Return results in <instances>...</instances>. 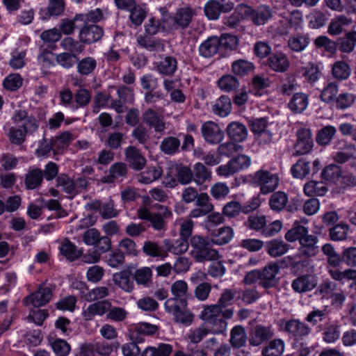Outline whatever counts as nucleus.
<instances>
[{
    "instance_id": "1",
    "label": "nucleus",
    "mask_w": 356,
    "mask_h": 356,
    "mask_svg": "<svg viewBox=\"0 0 356 356\" xmlns=\"http://www.w3.org/2000/svg\"><path fill=\"white\" fill-rule=\"evenodd\" d=\"M234 311L232 309L223 310L217 304L204 305L200 314V318L211 324L216 334H222L227 330L226 319L232 318Z\"/></svg>"
},
{
    "instance_id": "2",
    "label": "nucleus",
    "mask_w": 356,
    "mask_h": 356,
    "mask_svg": "<svg viewBox=\"0 0 356 356\" xmlns=\"http://www.w3.org/2000/svg\"><path fill=\"white\" fill-rule=\"evenodd\" d=\"M211 238L201 235H195L191 238V255L197 262L217 260L219 254L213 249Z\"/></svg>"
},
{
    "instance_id": "3",
    "label": "nucleus",
    "mask_w": 356,
    "mask_h": 356,
    "mask_svg": "<svg viewBox=\"0 0 356 356\" xmlns=\"http://www.w3.org/2000/svg\"><path fill=\"white\" fill-rule=\"evenodd\" d=\"M195 10L191 8H181L177 10L174 16L165 17V27L168 31L187 28L195 15Z\"/></svg>"
},
{
    "instance_id": "4",
    "label": "nucleus",
    "mask_w": 356,
    "mask_h": 356,
    "mask_svg": "<svg viewBox=\"0 0 356 356\" xmlns=\"http://www.w3.org/2000/svg\"><path fill=\"white\" fill-rule=\"evenodd\" d=\"M252 180L260 187L261 193L266 195L277 188L280 179L277 174L260 169L254 173Z\"/></svg>"
},
{
    "instance_id": "5",
    "label": "nucleus",
    "mask_w": 356,
    "mask_h": 356,
    "mask_svg": "<svg viewBox=\"0 0 356 356\" xmlns=\"http://www.w3.org/2000/svg\"><path fill=\"white\" fill-rule=\"evenodd\" d=\"M14 124L23 129L26 134H33L39 128V121L33 115H29L28 112L24 109L15 110L11 117Z\"/></svg>"
},
{
    "instance_id": "6",
    "label": "nucleus",
    "mask_w": 356,
    "mask_h": 356,
    "mask_svg": "<svg viewBox=\"0 0 356 356\" xmlns=\"http://www.w3.org/2000/svg\"><path fill=\"white\" fill-rule=\"evenodd\" d=\"M52 296L51 288L42 284L36 291L26 296L23 302L26 306L32 305L35 307H40L49 303Z\"/></svg>"
},
{
    "instance_id": "7",
    "label": "nucleus",
    "mask_w": 356,
    "mask_h": 356,
    "mask_svg": "<svg viewBox=\"0 0 356 356\" xmlns=\"http://www.w3.org/2000/svg\"><path fill=\"white\" fill-rule=\"evenodd\" d=\"M234 8V3L226 0H209L204 7L206 17L210 20L218 19L222 13H229Z\"/></svg>"
},
{
    "instance_id": "8",
    "label": "nucleus",
    "mask_w": 356,
    "mask_h": 356,
    "mask_svg": "<svg viewBox=\"0 0 356 356\" xmlns=\"http://www.w3.org/2000/svg\"><path fill=\"white\" fill-rule=\"evenodd\" d=\"M296 141L294 144V155H305L309 153L314 145L312 132L309 129L302 127L296 132Z\"/></svg>"
},
{
    "instance_id": "9",
    "label": "nucleus",
    "mask_w": 356,
    "mask_h": 356,
    "mask_svg": "<svg viewBox=\"0 0 356 356\" xmlns=\"http://www.w3.org/2000/svg\"><path fill=\"white\" fill-rule=\"evenodd\" d=\"M201 134L204 141L210 145L219 144L225 137L223 130L213 121H207L201 127Z\"/></svg>"
},
{
    "instance_id": "10",
    "label": "nucleus",
    "mask_w": 356,
    "mask_h": 356,
    "mask_svg": "<svg viewBox=\"0 0 356 356\" xmlns=\"http://www.w3.org/2000/svg\"><path fill=\"white\" fill-rule=\"evenodd\" d=\"M245 17L257 26L266 24L273 16L271 8L266 5H261L256 9L245 6Z\"/></svg>"
},
{
    "instance_id": "11",
    "label": "nucleus",
    "mask_w": 356,
    "mask_h": 356,
    "mask_svg": "<svg viewBox=\"0 0 356 356\" xmlns=\"http://www.w3.org/2000/svg\"><path fill=\"white\" fill-rule=\"evenodd\" d=\"M318 238L317 236L308 234L299 243L298 255L300 257L312 258L316 257L319 252V247L317 245Z\"/></svg>"
},
{
    "instance_id": "12",
    "label": "nucleus",
    "mask_w": 356,
    "mask_h": 356,
    "mask_svg": "<svg viewBox=\"0 0 356 356\" xmlns=\"http://www.w3.org/2000/svg\"><path fill=\"white\" fill-rule=\"evenodd\" d=\"M83 309L82 316L86 321L92 320L95 316L106 314L111 307L109 300H96Z\"/></svg>"
},
{
    "instance_id": "13",
    "label": "nucleus",
    "mask_w": 356,
    "mask_h": 356,
    "mask_svg": "<svg viewBox=\"0 0 356 356\" xmlns=\"http://www.w3.org/2000/svg\"><path fill=\"white\" fill-rule=\"evenodd\" d=\"M104 31L96 24L84 26L79 33V39L83 44H92L99 41L103 36Z\"/></svg>"
},
{
    "instance_id": "14",
    "label": "nucleus",
    "mask_w": 356,
    "mask_h": 356,
    "mask_svg": "<svg viewBox=\"0 0 356 356\" xmlns=\"http://www.w3.org/2000/svg\"><path fill=\"white\" fill-rule=\"evenodd\" d=\"M143 121L156 133H163L166 129L163 118L153 108L147 109L142 115Z\"/></svg>"
},
{
    "instance_id": "15",
    "label": "nucleus",
    "mask_w": 356,
    "mask_h": 356,
    "mask_svg": "<svg viewBox=\"0 0 356 356\" xmlns=\"http://www.w3.org/2000/svg\"><path fill=\"white\" fill-rule=\"evenodd\" d=\"M126 161L134 170H142L147 162L145 157L140 151L134 146H129L124 150Z\"/></svg>"
},
{
    "instance_id": "16",
    "label": "nucleus",
    "mask_w": 356,
    "mask_h": 356,
    "mask_svg": "<svg viewBox=\"0 0 356 356\" xmlns=\"http://www.w3.org/2000/svg\"><path fill=\"white\" fill-rule=\"evenodd\" d=\"M268 66L275 72L283 73L290 67L288 56L282 52H276L270 55L267 60Z\"/></svg>"
},
{
    "instance_id": "17",
    "label": "nucleus",
    "mask_w": 356,
    "mask_h": 356,
    "mask_svg": "<svg viewBox=\"0 0 356 356\" xmlns=\"http://www.w3.org/2000/svg\"><path fill=\"white\" fill-rule=\"evenodd\" d=\"M317 285V280L312 275H303L295 279L291 283L293 290L296 293H305L313 290Z\"/></svg>"
},
{
    "instance_id": "18",
    "label": "nucleus",
    "mask_w": 356,
    "mask_h": 356,
    "mask_svg": "<svg viewBox=\"0 0 356 356\" xmlns=\"http://www.w3.org/2000/svg\"><path fill=\"white\" fill-rule=\"evenodd\" d=\"M279 271V266L275 263H270L262 270H260V286L269 289L276 284L275 277Z\"/></svg>"
},
{
    "instance_id": "19",
    "label": "nucleus",
    "mask_w": 356,
    "mask_h": 356,
    "mask_svg": "<svg viewBox=\"0 0 356 356\" xmlns=\"http://www.w3.org/2000/svg\"><path fill=\"white\" fill-rule=\"evenodd\" d=\"M219 42L218 36L209 37L200 45V55L204 58H211L217 54L221 50Z\"/></svg>"
},
{
    "instance_id": "20",
    "label": "nucleus",
    "mask_w": 356,
    "mask_h": 356,
    "mask_svg": "<svg viewBox=\"0 0 356 356\" xmlns=\"http://www.w3.org/2000/svg\"><path fill=\"white\" fill-rule=\"evenodd\" d=\"M226 132L228 137L236 143L244 141L248 136V129L245 125L238 122L229 123L226 128Z\"/></svg>"
},
{
    "instance_id": "21",
    "label": "nucleus",
    "mask_w": 356,
    "mask_h": 356,
    "mask_svg": "<svg viewBox=\"0 0 356 356\" xmlns=\"http://www.w3.org/2000/svg\"><path fill=\"white\" fill-rule=\"evenodd\" d=\"M90 209L99 211L101 216L105 219L114 218L118 215V211L114 208V202L109 200L105 202L95 200L89 204Z\"/></svg>"
},
{
    "instance_id": "22",
    "label": "nucleus",
    "mask_w": 356,
    "mask_h": 356,
    "mask_svg": "<svg viewBox=\"0 0 356 356\" xmlns=\"http://www.w3.org/2000/svg\"><path fill=\"white\" fill-rule=\"evenodd\" d=\"M157 72L164 76H172L177 69V60L171 56H167L155 63Z\"/></svg>"
},
{
    "instance_id": "23",
    "label": "nucleus",
    "mask_w": 356,
    "mask_h": 356,
    "mask_svg": "<svg viewBox=\"0 0 356 356\" xmlns=\"http://www.w3.org/2000/svg\"><path fill=\"white\" fill-rule=\"evenodd\" d=\"M127 173V164L122 162H117L111 165L108 170V175L102 177L103 183L111 184L116 179L125 177Z\"/></svg>"
},
{
    "instance_id": "24",
    "label": "nucleus",
    "mask_w": 356,
    "mask_h": 356,
    "mask_svg": "<svg viewBox=\"0 0 356 356\" xmlns=\"http://www.w3.org/2000/svg\"><path fill=\"white\" fill-rule=\"evenodd\" d=\"M297 76H302L311 83L316 82L321 76V72L317 65L314 63H308L305 67L297 68L294 72Z\"/></svg>"
},
{
    "instance_id": "25",
    "label": "nucleus",
    "mask_w": 356,
    "mask_h": 356,
    "mask_svg": "<svg viewBox=\"0 0 356 356\" xmlns=\"http://www.w3.org/2000/svg\"><path fill=\"white\" fill-rule=\"evenodd\" d=\"M44 178L43 171L37 168L29 170L25 175L24 184L27 189L33 190L39 187Z\"/></svg>"
},
{
    "instance_id": "26",
    "label": "nucleus",
    "mask_w": 356,
    "mask_h": 356,
    "mask_svg": "<svg viewBox=\"0 0 356 356\" xmlns=\"http://www.w3.org/2000/svg\"><path fill=\"white\" fill-rule=\"evenodd\" d=\"M309 104L308 96L303 92H296L291 98L288 107L293 113H300L307 107Z\"/></svg>"
},
{
    "instance_id": "27",
    "label": "nucleus",
    "mask_w": 356,
    "mask_h": 356,
    "mask_svg": "<svg viewBox=\"0 0 356 356\" xmlns=\"http://www.w3.org/2000/svg\"><path fill=\"white\" fill-rule=\"evenodd\" d=\"M234 236V231L232 227L225 226L211 233V241L213 244L224 245L228 243Z\"/></svg>"
},
{
    "instance_id": "28",
    "label": "nucleus",
    "mask_w": 356,
    "mask_h": 356,
    "mask_svg": "<svg viewBox=\"0 0 356 356\" xmlns=\"http://www.w3.org/2000/svg\"><path fill=\"white\" fill-rule=\"evenodd\" d=\"M113 281L116 286L125 292H131L134 288V284L131 279L130 273L128 271L122 270L114 273Z\"/></svg>"
},
{
    "instance_id": "29",
    "label": "nucleus",
    "mask_w": 356,
    "mask_h": 356,
    "mask_svg": "<svg viewBox=\"0 0 356 356\" xmlns=\"http://www.w3.org/2000/svg\"><path fill=\"white\" fill-rule=\"evenodd\" d=\"M58 150L56 149L52 138L50 139L42 138L38 141V147L35 149V154L41 159H47L51 153L56 154Z\"/></svg>"
},
{
    "instance_id": "30",
    "label": "nucleus",
    "mask_w": 356,
    "mask_h": 356,
    "mask_svg": "<svg viewBox=\"0 0 356 356\" xmlns=\"http://www.w3.org/2000/svg\"><path fill=\"white\" fill-rule=\"evenodd\" d=\"M59 250L67 260L73 261L81 256L82 252L69 239L65 238L59 246Z\"/></svg>"
},
{
    "instance_id": "31",
    "label": "nucleus",
    "mask_w": 356,
    "mask_h": 356,
    "mask_svg": "<svg viewBox=\"0 0 356 356\" xmlns=\"http://www.w3.org/2000/svg\"><path fill=\"white\" fill-rule=\"evenodd\" d=\"M232 102L228 96H220L212 106V111L215 115L224 118L232 111Z\"/></svg>"
},
{
    "instance_id": "32",
    "label": "nucleus",
    "mask_w": 356,
    "mask_h": 356,
    "mask_svg": "<svg viewBox=\"0 0 356 356\" xmlns=\"http://www.w3.org/2000/svg\"><path fill=\"white\" fill-rule=\"evenodd\" d=\"M193 179L197 185L200 186L211 179V171L202 163H196L193 169Z\"/></svg>"
},
{
    "instance_id": "33",
    "label": "nucleus",
    "mask_w": 356,
    "mask_h": 356,
    "mask_svg": "<svg viewBox=\"0 0 356 356\" xmlns=\"http://www.w3.org/2000/svg\"><path fill=\"white\" fill-rule=\"evenodd\" d=\"M289 249V245L282 240L273 239L266 243V250L272 257H278L284 254Z\"/></svg>"
},
{
    "instance_id": "34",
    "label": "nucleus",
    "mask_w": 356,
    "mask_h": 356,
    "mask_svg": "<svg viewBox=\"0 0 356 356\" xmlns=\"http://www.w3.org/2000/svg\"><path fill=\"white\" fill-rule=\"evenodd\" d=\"M163 174V170L159 166H149L143 171L138 177L141 184H149L159 179Z\"/></svg>"
},
{
    "instance_id": "35",
    "label": "nucleus",
    "mask_w": 356,
    "mask_h": 356,
    "mask_svg": "<svg viewBox=\"0 0 356 356\" xmlns=\"http://www.w3.org/2000/svg\"><path fill=\"white\" fill-rule=\"evenodd\" d=\"M163 243L168 252L177 255L184 254L189 247L188 242L181 238L174 241L165 239L163 241Z\"/></svg>"
},
{
    "instance_id": "36",
    "label": "nucleus",
    "mask_w": 356,
    "mask_h": 356,
    "mask_svg": "<svg viewBox=\"0 0 356 356\" xmlns=\"http://www.w3.org/2000/svg\"><path fill=\"white\" fill-rule=\"evenodd\" d=\"M130 342L122 346V351L124 356H138L140 348L138 345L143 342L144 339L140 335H130Z\"/></svg>"
},
{
    "instance_id": "37",
    "label": "nucleus",
    "mask_w": 356,
    "mask_h": 356,
    "mask_svg": "<svg viewBox=\"0 0 356 356\" xmlns=\"http://www.w3.org/2000/svg\"><path fill=\"white\" fill-rule=\"evenodd\" d=\"M77 138L75 132L66 131L52 138L56 149L58 152L67 148L71 143Z\"/></svg>"
},
{
    "instance_id": "38",
    "label": "nucleus",
    "mask_w": 356,
    "mask_h": 356,
    "mask_svg": "<svg viewBox=\"0 0 356 356\" xmlns=\"http://www.w3.org/2000/svg\"><path fill=\"white\" fill-rule=\"evenodd\" d=\"M152 35H147V33L140 34L136 37L138 44L149 51H155L159 50L163 44L159 40L152 38Z\"/></svg>"
},
{
    "instance_id": "39",
    "label": "nucleus",
    "mask_w": 356,
    "mask_h": 356,
    "mask_svg": "<svg viewBox=\"0 0 356 356\" xmlns=\"http://www.w3.org/2000/svg\"><path fill=\"white\" fill-rule=\"evenodd\" d=\"M61 36L60 31L56 28L44 31L40 34V38L44 42L43 44L51 50H54L56 48V42L60 40Z\"/></svg>"
},
{
    "instance_id": "40",
    "label": "nucleus",
    "mask_w": 356,
    "mask_h": 356,
    "mask_svg": "<svg viewBox=\"0 0 356 356\" xmlns=\"http://www.w3.org/2000/svg\"><path fill=\"white\" fill-rule=\"evenodd\" d=\"M309 42L310 39L307 34L298 33L289 39L288 46L292 51L300 52L303 51Z\"/></svg>"
},
{
    "instance_id": "41",
    "label": "nucleus",
    "mask_w": 356,
    "mask_h": 356,
    "mask_svg": "<svg viewBox=\"0 0 356 356\" xmlns=\"http://www.w3.org/2000/svg\"><path fill=\"white\" fill-rule=\"evenodd\" d=\"M327 191V188L322 181H310L304 186V193L308 197L323 196Z\"/></svg>"
},
{
    "instance_id": "42",
    "label": "nucleus",
    "mask_w": 356,
    "mask_h": 356,
    "mask_svg": "<svg viewBox=\"0 0 356 356\" xmlns=\"http://www.w3.org/2000/svg\"><path fill=\"white\" fill-rule=\"evenodd\" d=\"M159 209L162 212V215L159 213H154L150 220L152 227L157 231L164 229L165 227V222L163 218L172 217V212L165 207L162 205L159 206Z\"/></svg>"
},
{
    "instance_id": "43",
    "label": "nucleus",
    "mask_w": 356,
    "mask_h": 356,
    "mask_svg": "<svg viewBox=\"0 0 356 356\" xmlns=\"http://www.w3.org/2000/svg\"><path fill=\"white\" fill-rule=\"evenodd\" d=\"M351 70L348 63L344 61L335 62L332 67V74L338 81H344L349 78Z\"/></svg>"
},
{
    "instance_id": "44",
    "label": "nucleus",
    "mask_w": 356,
    "mask_h": 356,
    "mask_svg": "<svg viewBox=\"0 0 356 356\" xmlns=\"http://www.w3.org/2000/svg\"><path fill=\"white\" fill-rule=\"evenodd\" d=\"M97 65V63L95 58L87 56L77 61L76 69L79 74L88 76L95 71Z\"/></svg>"
},
{
    "instance_id": "45",
    "label": "nucleus",
    "mask_w": 356,
    "mask_h": 356,
    "mask_svg": "<svg viewBox=\"0 0 356 356\" xmlns=\"http://www.w3.org/2000/svg\"><path fill=\"white\" fill-rule=\"evenodd\" d=\"M351 23V19L343 15H339L330 22L328 26V33L333 35H339L343 31V26H348Z\"/></svg>"
},
{
    "instance_id": "46",
    "label": "nucleus",
    "mask_w": 356,
    "mask_h": 356,
    "mask_svg": "<svg viewBox=\"0 0 356 356\" xmlns=\"http://www.w3.org/2000/svg\"><path fill=\"white\" fill-rule=\"evenodd\" d=\"M60 46L69 53H74L76 56L82 54L85 50V46L80 40H76L72 37L64 38L60 43Z\"/></svg>"
},
{
    "instance_id": "47",
    "label": "nucleus",
    "mask_w": 356,
    "mask_h": 356,
    "mask_svg": "<svg viewBox=\"0 0 356 356\" xmlns=\"http://www.w3.org/2000/svg\"><path fill=\"white\" fill-rule=\"evenodd\" d=\"M187 302L184 298H171L165 302V309L167 312L175 317L183 309H186Z\"/></svg>"
},
{
    "instance_id": "48",
    "label": "nucleus",
    "mask_w": 356,
    "mask_h": 356,
    "mask_svg": "<svg viewBox=\"0 0 356 356\" xmlns=\"http://www.w3.org/2000/svg\"><path fill=\"white\" fill-rule=\"evenodd\" d=\"M143 251L147 256L154 258L164 259L167 257V253L159 243L152 241H146L144 242Z\"/></svg>"
},
{
    "instance_id": "49",
    "label": "nucleus",
    "mask_w": 356,
    "mask_h": 356,
    "mask_svg": "<svg viewBox=\"0 0 356 356\" xmlns=\"http://www.w3.org/2000/svg\"><path fill=\"white\" fill-rule=\"evenodd\" d=\"M180 145L181 142L177 138L168 136L161 141L160 149L165 154L173 155L179 152Z\"/></svg>"
},
{
    "instance_id": "50",
    "label": "nucleus",
    "mask_w": 356,
    "mask_h": 356,
    "mask_svg": "<svg viewBox=\"0 0 356 356\" xmlns=\"http://www.w3.org/2000/svg\"><path fill=\"white\" fill-rule=\"evenodd\" d=\"M26 135L24 129L16 124L9 127L6 133L9 142L15 145L23 144L26 140Z\"/></svg>"
},
{
    "instance_id": "51",
    "label": "nucleus",
    "mask_w": 356,
    "mask_h": 356,
    "mask_svg": "<svg viewBox=\"0 0 356 356\" xmlns=\"http://www.w3.org/2000/svg\"><path fill=\"white\" fill-rule=\"evenodd\" d=\"M288 200L286 193L282 191H277L271 195L269 200V205L272 210L281 211L286 208Z\"/></svg>"
},
{
    "instance_id": "52",
    "label": "nucleus",
    "mask_w": 356,
    "mask_h": 356,
    "mask_svg": "<svg viewBox=\"0 0 356 356\" xmlns=\"http://www.w3.org/2000/svg\"><path fill=\"white\" fill-rule=\"evenodd\" d=\"M219 88L226 92H230L236 90L239 86V81L237 78L231 74H226L221 76L218 81Z\"/></svg>"
},
{
    "instance_id": "53",
    "label": "nucleus",
    "mask_w": 356,
    "mask_h": 356,
    "mask_svg": "<svg viewBox=\"0 0 356 356\" xmlns=\"http://www.w3.org/2000/svg\"><path fill=\"white\" fill-rule=\"evenodd\" d=\"M254 67L252 63L243 59L235 60L232 64V72L240 76L248 74L254 70Z\"/></svg>"
},
{
    "instance_id": "54",
    "label": "nucleus",
    "mask_w": 356,
    "mask_h": 356,
    "mask_svg": "<svg viewBox=\"0 0 356 356\" xmlns=\"http://www.w3.org/2000/svg\"><path fill=\"white\" fill-rule=\"evenodd\" d=\"M111 339L112 337H108L105 341L94 344L95 351L102 356H108L113 350H116L119 346L118 342L109 341Z\"/></svg>"
},
{
    "instance_id": "55",
    "label": "nucleus",
    "mask_w": 356,
    "mask_h": 356,
    "mask_svg": "<svg viewBox=\"0 0 356 356\" xmlns=\"http://www.w3.org/2000/svg\"><path fill=\"white\" fill-rule=\"evenodd\" d=\"M165 17L163 18V22H161L160 19H156V17H151L144 25L145 32L147 35H154L161 30L168 31L167 27L165 26Z\"/></svg>"
},
{
    "instance_id": "56",
    "label": "nucleus",
    "mask_w": 356,
    "mask_h": 356,
    "mask_svg": "<svg viewBox=\"0 0 356 356\" xmlns=\"http://www.w3.org/2000/svg\"><path fill=\"white\" fill-rule=\"evenodd\" d=\"M309 234V230L302 225H296L289 229L285 234V238L289 242H295L298 241L299 243L302 238H305Z\"/></svg>"
},
{
    "instance_id": "57",
    "label": "nucleus",
    "mask_w": 356,
    "mask_h": 356,
    "mask_svg": "<svg viewBox=\"0 0 356 356\" xmlns=\"http://www.w3.org/2000/svg\"><path fill=\"white\" fill-rule=\"evenodd\" d=\"M337 132L334 126L327 125L320 129L316 136V142L321 145H327L332 140Z\"/></svg>"
},
{
    "instance_id": "58",
    "label": "nucleus",
    "mask_w": 356,
    "mask_h": 356,
    "mask_svg": "<svg viewBox=\"0 0 356 356\" xmlns=\"http://www.w3.org/2000/svg\"><path fill=\"white\" fill-rule=\"evenodd\" d=\"M349 226L345 223H339L330 229L329 236L332 241H341L347 238Z\"/></svg>"
},
{
    "instance_id": "59",
    "label": "nucleus",
    "mask_w": 356,
    "mask_h": 356,
    "mask_svg": "<svg viewBox=\"0 0 356 356\" xmlns=\"http://www.w3.org/2000/svg\"><path fill=\"white\" fill-rule=\"evenodd\" d=\"M341 173V168L339 165L330 164L323 170L321 176L325 180L332 182H339Z\"/></svg>"
},
{
    "instance_id": "60",
    "label": "nucleus",
    "mask_w": 356,
    "mask_h": 356,
    "mask_svg": "<svg viewBox=\"0 0 356 356\" xmlns=\"http://www.w3.org/2000/svg\"><path fill=\"white\" fill-rule=\"evenodd\" d=\"M56 62L65 69L73 67L79 60L78 56L74 53L63 52L56 55Z\"/></svg>"
},
{
    "instance_id": "61",
    "label": "nucleus",
    "mask_w": 356,
    "mask_h": 356,
    "mask_svg": "<svg viewBox=\"0 0 356 356\" xmlns=\"http://www.w3.org/2000/svg\"><path fill=\"white\" fill-rule=\"evenodd\" d=\"M243 150V146L233 140L222 143L218 147V154L226 156H230L235 153L241 152Z\"/></svg>"
},
{
    "instance_id": "62",
    "label": "nucleus",
    "mask_w": 356,
    "mask_h": 356,
    "mask_svg": "<svg viewBox=\"0 0 356 356\" xmlns=\"http://www.w3.org/2000/svg\"><path fill=\"white\" fill-rule=\"evenodd\" d=\"M284 331L290 334H308L309 328L299 320L292 319L285 323Z\"/></svg>"
},
{
    "instance_id": "63",
    "label": "nucleus",
    "mask_w": 356,
    "mask_h": 356,
    "mask_svg": "<svg viewBox=\"0 0 356 356\" xmlns=\"http://www.w3.org/2000/svg\"><path fill=\"white\" fill-rule=\"evenodd\" d=\"M23 79L19 74H10L3 81V88L8 91H16L22 87Z\"/></svg>"
},
{
    "instance_id": "64",
    "label": "nucleus",
    "mask_w": 356,
    "mask_h": 356,
    "mask_svg": "<svg viewBox=\"0 0 356 356\" xmlns=\"http://www.w3.org/2000/svg\"><path fill=\"white\" fill-rule=\"evenodd\" d=\"M49 341L51 343L54 352L58 356H67L70 350V345L63 339H56L52 337H49Z\"/></svg>"
}]
</instances>
